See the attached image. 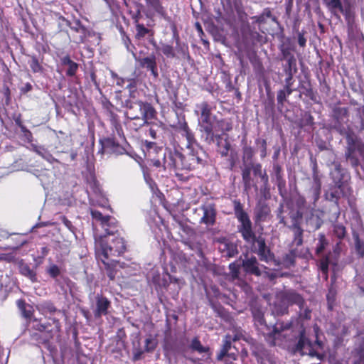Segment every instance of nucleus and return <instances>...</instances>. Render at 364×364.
Instances as JSON below:
<instances>
[{"instance_id":"64","label":"nucleus","mask_w":364,"mask_h":364,"mask_svg":"<svg viewBox=\"0 0 364 364\" xmlns=\"http://www.w3.org/2000/svg\"><path fill=\"white\" fill-rule=\"evenodd\" d=\"M261 168V166L259 164H257L255 167V172L257 173V171H259V170H260Z\"/></svg>"},{"instance_id":"10","label":"nucleus","mask_w":364,"mask_h":364,"mask_svg":"<svg viewBox=\"0 0 364 364\" xmlns=\"http://www.w3.org/2000/svg\"><path fill=\"white\" fill-rule=\"evenodd\" d=\"M255 247L257 248V252L262 261L269 262L272 256L269 250L267 247L265 241L262 237H258L256 242L253 243Z\"/></svg>"},{"instance_id":"4","label":"nucleus","mask_w":364,"mask_h":364,"mask_svg":"<svg viewBox=\"0 0 364 364\" xmlns=\"http://www.w3.org/2000/svg\"><path fill=\"white\" fill-rule=\"evenodd\" d=\"M235 214L240 223L238 231L242 234L243 239L247 242L255 243L257 237L252 231V223L247 214L243 210L242 205L239 202L235 203Z\"/></svg>"},{"instance_id":"47","label":"nucleus","mask_w":364,"mask_h":364,"mask_svg":"<svg viewBox=\"0 0 364 364\" xmlns=\"http://www.w3.org/2000/svg\"><path fill=\"white\" fill-rule=\"evenodd\" d=\"M0 259L12 262L14 260V256L12 254H2L0 255Z\"/></svg>"},{"instance_id":"19","label":"nucleus","mask_w":364,"mask_h":364,"mask_svg":"<svg viewBox=\"0 0 364 364\" xmlns=\"http://www.w3.org/2000/svg\"><path fill=\"white\" fill-rule=\"evenodd\" d=\"M21 273L29 278L32 282H35L36 280V274L34 271H33L28 265L23 264L20 267Z\"/></svg>"},{"instance_id":"50","label":"nucleus","mask_w":364,"mask_h":364,"mask_svg":"<svg viewBox=\"0 0 364 364\" xmlns=\"http://www.w3.org/2000/svg\"><path fill=\"white\" fill-rule=\"evenodd\" d=\"M227 355H228V352L227 351H224V350L222 348L220 350V353H218V355L217 356V358H218V360H221Z\"/></svg>"},{"instance_id":"7","label":"nucleus","mask_w":364,"mask_h":364,"mask_svg":"<svg viewBox=\"0 0 364 364\" xmlns=\"http://www.w3.org/2000/svg\"><path fill=\"white\" fill-rule=\"evenodd\" d=\"M164 167L165 169H186L183 155L178 151H169L164 155Z\"/></svg>"},{"instance_id":"42","label":"nucleus","mask_w":364,"mask_h":364,"mask_svg":"<svg viewBox=\"0 0 364 364\" xmlns=\"http://www.w3.org/2000/svg\"><path fill=\"white\" fill-rule=\"evenodd\" d=\"M230 148V144L227 140L225 141L224 145L220 148V153L222 156H227Z\"/></svg>"},{"instance_id":"18","label":"nucleus","mask_w":364,"mask_h":364,"mask_svg":"<svg viewBox=\"0 0 364 364\" xmlns=\"http://www.w3.org/2000/svg\"><path fill=\"white\" fill-rule=\"evenodd\" d=\"M328 6L335 15H337L338 11L343 12V6L340 0H329L328 1Z\"/></svg>"},{"instance_id":"30","label":"nucleus","mask_w":364,"mask_h":364,"mask_svg":"<svg viewBox=\"0 0 364 364\" xmlns=\"http://www.w3.org/2000/svg\"><path fill=\"white\" fill-rule=\"evenodd\" d=\"M271 15V12L266 9L261 15L254 16L252 18L257 23H264L267 18H269Z\"/></svg>"},{"instance_id":"62","label":"nucleus","mask_w":364,"mask_h":364,"mask_svg":"<svg viewBox=\"0 0 364 364\" xmlns=\"http://www.w3.org/2000/svg\"><path fill=\"white\" fill-rule=\"evenodd\" d=\"M154 166L156 167H159L161 166V162L159 160H156L154 161Z\"/></svg>"},{"instance_id":"32","label":"nucleus","mask_w":364,"mask_h":364,"mask_svg":"<svg viewBox=\"0 0 364 364\" xmlns=\"http://www.w3.org/2000/svg\"><path fill=\"white\" fill-rule=\"evenodd\" d=\"M111 77L112 78L115 80L116 85L120 87H122L125 83V80L119 77L117 73H115L114 71H110Z\"/></svg>"},{"instance_id":"14","label":"nucleus","mask_w":364,"mask_h":364,"mask_svg":"<svg viewBox=\"0 0 364 364\" xmlns=\"http://www.w3.org/2000/svg\"><path fill=\"white\" fill-rule=\"evenodd\" d=\"M213 127L215 136L219 132L224 133L230 131L232 129V124L228 120L217 119L216 123Z\"/></svg>"},{"instance_id":"49","label":"nucleus","mask_w":364,"mask_h":364,"mask_svg":"<svg viewBox=\"0 0 364 364\" xmlns=\"http://www.w3.org/2000/svg\"><path fill=\"white\" fill-rule=\"evenodd\" d=\"M298 43H299V46L301 47H304L306 45V39L301 34H299V36Z\"/></svg>"},{"instance_id":"6","label":"nucleus","mask_w":364,"mask_h":364,"mask_svg":"<svg viewBox=\"0 0 364 364\" xmlns=\"http://www.w3.org/2000/svg\"><path fill=\"white\" fill-rule=\"evenodd\" d=\"M215 116H208L206 118L199 117L198 124L200 131L206 142L211 144L214 141V126L216 123Z\"/></svg>"},{"instance_id":"13","label":"nucleus","mask_w":364,"mask_h":364,"mask_svg":"<svg viewBox=\"0 0 364 364\" xmlns=\"http://www.w3.org/2000/svg\"><path fill=\"white\" fill-rule=\"evenodd\" d=\"M242 265L247 272L257 276L260 275L261 272L258 267V262L255 257H247L242 262Z\"/></svg>"},{"instance_id":"41","label":"nucleus","mask_w":364,"mask_h":364,"mask_svg":"<svg viewBox=\"0 0 364 364\" xmlns=\"http://www.w3.org/2000/svg\"><path fill=\"white\" fill-rule=\"evenodd\" d=\"M77 70V64L75 62H72L68 65V69L67 70V75L69 76H73Z\"/></svg>"},{"instance_id":"55","label":"nucleus","mask_w":364,"mask_h":364,"mask_svg":"<svg viewBox=\"0 0 364 364\" xmlns=\"http://www.w3.org/2000/svg\"><path fill=\"white\" fill-rule=\"evenodd\" d=\"M306 117V124H313V117L310 114H305Z\"/></svg>"},{"instance_id":"54","label":"nucleus","mask_w":364,"mask_h":364,"mask_svg":"<svg viewBox=\"0 0 364 364\" xmlns=\"http://www.w3.org/2000/svg\"><path fill=\"white\" fill-rule=\"evenodd\" d=\"M284 90L286 91V95L287 96L290 95L292 92V90L291 89V84L286 85Z\"/></svg>"},{"instance_id":"45","label":"nucleus","mask_w":364,"mask_h":364,"mask_svg":"<svg viewBox=\"0 0 364 364\" xmlns=\"http://www.w3.org/2000/svg\"><path fill=\"white\" fill-rule=\"evenodd\" d=\"M230 348H231L230 337L229 336H226L225 340L224 341V344H223L222 348L224 350V351H227L228 353Z\"/></svg>"},{"instance_id":"24","label":"nucleus","mask_w":364,"mask_h":364,"mask_svg":"<svg viewBox=\"0 0 364 364\" xmlns=\"http://www.w3.org/2000/svg\"><path fill=\"white\" fill-rule=\"evenodd\" d=\"M161 52L168 58H174L175 53L172 46L163 44L161 47Z\"/></svg>"},{"instance_id":"36","label":"nucleus","mask_w":364,"mask_h":364,"mask_svg":"<svg viewBox=\"0 0 364 364\" xmlns=\"http://www.w3.org/2000/svg\"><path fill=\"white\" fill-rule=\"evenodd\" d=\"M250 173L251 170L250 168H245L242 171V179L245 185H249L250 181Z\"/></svg>"},{"instance_id":"59","label":"nucleus","mask_w":364,"mask_h":364,"mask_svg":"<svg viewBox=\"0 0 364 364\" xmlns=\"http://www.w3.org/2000/svg\"><path fill=\"white\" fill-rule=\"evenodd\" d=\"M129 84L128 85V87L129 88L135 87V82L134 80H129Z\"/></svg>"},{"instance_id":"11","label":"nucleus","mask_w":364,"mask_h":364,"mask_svg":"<svg viewBox=\"0 0 364 364\" xmlns=\"http://www.w3.org/2000/svg\"><path fill=\"white\" fill-rule=\"evenodd\" d=\"M110 306L109 301L102 296L97 295L96 308L94 310V315L96 318H100L102 315L107 314V310Z\"/></svg>"},{"instance_id":"53","label":"nucleus","mask_w":364,"mask_h":364,"mask_svg":"<svg viewBox=\"0 0 364 364\" xmlns=\"http://www.w3.org/2000/svg\"><path fill=\"white\" fill-rule=\"evenodd\" d=\"M297 205L299 208L304 206L305 204V199L303 197H299L296 201Z\"/></svg>"},{"instance_id":"21","label":"nucleus","mask_w":364,"mask_h":364,"mask_svg":"<svg viewBox=\"0 0 364 364\" xmlns=\"http://www.w3.org/2000/svg\"><path fill=\"white\" fill-rule=\"evenodd\" d=\"M191 348L192 350H196L200 353H206L208 351V348L202 346L197 338L193 339L191 344Z\"/></svg>"},{"instance_id":"8","label":"nucleus","mask_w":364,"mask_h":364,"mask_svg":"<svg viewBox=\"0 0 364 364\" xmlns=\"http://www.w3.org/2000/svg\"><path fill=\"white\" fill-rule=\"evenodd\" d=\"M186 155H183L185 168L186 170H192L195 168L198 164H202L200 154H203V150L199 146H189Z\"/></svg>"},{"instance_id":"38","label":"nucleus","mask_w":364,"mask_h":364,"mask_svg":"<svg viewBox=\"0 0 364 364\" xmlns=\"http://www.w3.org/2000/svg\"><path fill=\"white\" fill-rule=\"evenodd\" d=\"M334 232L339 238H343L346 234V229L343 225H336L334 228Z\"/></svg>"},{"instance_id":"3","label":"nucleus","mask_w":364,"mask_h":364,"mask_svg":"<svg viewBox=\"0 0 364 364\" xmlns=\"http://www.w3.org/2000/svg\"><path fill=\"white\" fill-rule=\"evenodd\" d=\"M125 114L132 120L141 119L143 124H148L150 120L156 118V112L149 103L136 101L130 104Z\"/></svg>"},{"instance_id":"12","label":"nucleus","mask_w":364,"mask_h":364,"mask_svg":"<svg viewBox=\"0 0 364 364\" xmlns=\"http://www.w3.org/2000/svg\"><path fill=\"white\" fill-rule=\"evenodd\" d=\"M203 215L200 219V222L206 225H213L215 219V210L213 205H205L202 206Z\"/></svg>"},{"instance_id":"56","label":"nucleus","mask_w":364,"mask_h":364,"mask_svg":"<svg viewBox=\"0 0 364 364\" xmlns=\"http://www.w3.org/2000/svg\"><path fill=\"white\" fill-rule=\"evenodd\" d=\"M63 223L66 227H68L69 229H70L71 227V223L66 218H63Z\"/></svg>"},{"instance_id":"15","label":"nucleus","mask_w":364,"mask_h":364,"mask_svg":"<svg viewBox=\"0 0 364 364\" xmlns=\"http://www.w3.org/2000/svg\"><path fill=\"white\" fill-rule=\"evenodd\" d=\"M91 191L95 196H102V191L100 183L93 176H91L87 181V192Z\"/></svg>"},{"instance_id":"9","label":"nucleus","mask_w":364,"mask_h":364,"mask_svg":"<svg viewBox=\"0 0 364 364\" xmlns=\"http://www.w3.org/2000/svg\"><path fill=\"white\" fill-rule=\"evenodd\" d=\"M126 46L127 50L132 52L133 57L135 58V60L139 63L141 67L146 68L147 70H150L154 77H158L159 74L157 71V65L155 55H151L146 58H138L135 53L132 50H131V48L127 43Z\"/></svg>"},{"instance_id":"29","label":"nucleus","mask_w":364,"mask_h":364,"mask_svg":"<svg viewBox=\"0 0 364 364\" xmlns=\"http://www.w3.org/2000/svg\"><path fill=\"white\" fill-rule=\"evenodd\" d=\"M149 33V29L144 27V25H136V37L138 38L144 37Z\"/></svg>"},{"instance_id":"17","label":"nucleus","mask_w":364,"mask_h":364,"mask_svg":"<svg viewBox=\"0 0 364 364\" xmlns=\"http://www.w3.org/2000/svg\"><path fill=\"white\" fill-rule=\"evenodd\" d=\"M198 109L200 112V117L206 118L208 116H213L211 113L212 107L206 102H203L197 105Z\"/></svg>"},{"instance_id":"20","label":"nucleus","mask_w":364,"mask_h":364,"mask_svg":"<svg viewBox=\"0 0 364 364\" xmlns=\"http://www.w3.org/2000/svg\"><path fill=\"white\" fill-rule=\"evenodd\" d=\"M33 149L35 152H36L38 155L42 156L44 159H46L48 162L53 163L54 161H55V159L53 158V156L48 152L46 151L43 148L37 147L36 146H33Z\"/></svg>"},{"instance_id":"39","label":"nucleus","mask_w":364,"mask_h":364,"mask_svg":"<svg viewBox=\"0 0 364 364\" xmlns=\"http://www.w3.org/2000/svg\"><path fill=\"white\" fill-rule=\"evenodd\" d=\"M144 351L139 347H134L133 348V360L134 361L139 360L141 359V357L143 354Z\"/></svg>"},{"instance_id":"34","label":"nucleus","mask_w":364,"mask_h":364,"mask_svg":"<svg viewBox=\"0 0 364 364\" xmlns=\"http://www.w3.org/2000/svg\"><path fill=\"white\" fill-rule=\"evenodd\" d=\"M300 309V316L305 318V319H309L311 317V311L309 310L307 308H304V302L303 301V304L301 306H299Z\"/></svg>"},{"instance_id":"1","label":"nucleus","mask_w":364,"mask_h":364,"mask_svg":"<svg viewBox=\"0 0 364 364\" xmlns=\"http://www.w3.org/2000/svg\"><path fill=\"white\" fill-rule=\"evenodd\" d=\"M91 215L93 219L100 221L106 235L95 237V252L98 259L101 260L107 270V274L110 279H114L116 276V267L119 262L109 259L110 257H118L124 252L126 250L124 239L114 235L115 230H109V227L113 223V219L109 216H104L98 211L92 210Z\"/></svg>"},{"instance_id":"40","label":"nucleus","mask_w":364,"mask_h":364,"mask_svg":"<svg viewBox=\"0 0 364 364\" xmlns=\"http://www.w3.org/2000/svg\"><path fill=\"white\" fill-rule=\"evenodd\" d=\"M18 307L22 310V313L24 317L31 318L32 313L30 310L26 309L25 304L23 301H18Z\"/></svg>"},{"instance_id":"2","label":"nucleus","mask_w":364,"mask_h":364,"mask_svg":"<svg viewBox=\"0 0 364 364\" xmlns=\"http://www.w3.org/2000/svg\"><path fill=\"white\" fill-rule=\"evenodd\" d=\"M255 321L260 324L261 330L264 335L266 340L271 345H279V341L286 337V331H289L291 325L289 323H277L272 329L269 328L264 322L260 313L254 315Z\"/></svg>"},{"instance_id":"22","label":"nucleus","mask_w":364,"mask_h":364,"mask_svg":"<svg viewBox=\"0 0 364 364\" xmlns=\"http://www.w3.org/2000/svg\"><path fill=\"white\" fill-rule=\"evenodd\" d=\"M222 246L227 247L226 255L229 257H234L238 253L236 245L232 242H222Z\"/></svg>"},{"instance_id":"43","label":"nucleus","mask_w":364,"mask_h":364,"mask_svg":"<svg viewBox=\"0 0 364 364\" xmlns=\"http://www.w3.org/2000/svg\"><path fill=\"white\" fill-rule=\"evenodd\" d=\"M355 248L358 255L363 257L364 255V246L358 239L355 242Z\"/></svg>"},{"instance_id":"5","label":"nucleus","mask_w":364,"mask_h":364,"mask_svg":"<svg viewBox=\"0 0 364 364\" xmlns=\"http://www.w3.org/2000/svg\"><path fill=\"white\" fill-rule=\"evenodd\" d=\"M293 304L301 307L303 304L302 297L294 291L279 293L277 294L272 311L277 315L284 314L287 313L289 306Z\"/></svg>"},{"instance_id":"23","label":"nucleus","mask_w":364,"mask_h":364,"mask_svg":"<svg viewBox=\"0 0 364 364\" xmlns=\"http://www.w3.org/2000/svg\"><path fill=\"white\" fill-rule=\"evenodd\" d=\"M328 242L325 238V236L323 234H319L318 235V243L316 247V253L320 254L321 253L323 250L325 249V247L327 245Z\"/></svg>"},{"instance_id":"57","label":"nucleus","mask_w":364,"mask_h":364,"mask_svg":"<svg viewBox=\"0 0 364 364\" xmlns=\"http://www.w3.org/2000/svg\"><path fill=\"white\" fill-rule=\"evenodd\" d=\"M149 134L153 139L156 138V132L153 129H149Z\"/></svg>"},{"instance_id":"63","label":"nucleus","mask_w":364,"mask_h":364,"mask_svg":"<svg viewBox=\"0 0 364 364\" xmlns=\"http://www.w3.org/2000/svg\"><path fill=\"white\" fill-rule=\"evenodd\" d=\"M227 355L229 356L230 358H231L233 360H236V355L234 353H228Z\"/></svg>"},{"instance_id":"16","label":"nucleus","mask_w":364,"mask_h":364,"mask_svg":"<svg viewBox=\"0 0 364 364\" xmlns=\"http://www.w3.org/2000/svg\"><path fill=\"white\" fill-rule=\"evenodd\" d=\"M291 228L294 231V242L296 245H301L302 244L303 230L300 228L297 223H294Z\"/></svg>"},{"instance_id":"25","label":"nucleus","mask_w":364,"mask_h":364,"mask_svg":"<svg viewBox=\"0 0 364 364\" xmlns=\"http://www.w3.org/2000/svg\"><path fill=\"white\" fill-rule=\"evenodd\" d=\"M28 64L33 72L40 73L42 71V66L36 57H32L31 59L28 61Z\"/></svg>"},{"instance_id":"48","label":"nucleus","mask_w":364,"mask_h":364,"mask_svg":"<svg viewBox=\"0 0 364 364\" xmlns=\"http://www.w3.org/2000/svg\"><path fill=\"white\" fill-rule=\"evenodd\" d=\"M23 138L24 141L27 142H31L33 139L32 133L28 130L23 134Z\"/></svg>"},{"instance_id":"27","label":"nucleus","mask_w":364,"mask_h":364,"mask_svg":"<svg viewBox=\"0 0 364 364\" xmlns=\"http://www.w3.org/2000/svg\"><path fill=\"white\" fill-rule=\"evenodd\" d=\"M47 272L51 277L55 278L60 274V270L57 265L51 264L47 269Z\"/></svg>"},{"instance_id":"28","label":"nucleus","mask_w":364,"mask_h":364,"mask_svg":"<svg viewBox=\"0 0 364 364\" xmlns=\"http://www.w3.org/2000/svg\"><path fill=\"white\" fill-rule=\"evenodd\" d=\"M328 264H329V259L327 257H323L320 262V269H321V272L325 274L326 279L327 278Z\"/></svg>"},{"instance_id":"44","label":"nucleus","mask_w":364,"mask_h":364,"mask_svg":"<svg viewBox=\"0 0 364 364\" xmlns=\"http://www.w3.org/2000/svg\"><path fill=\"white\" fill-rule=\"evenodd\" d=\"M287 95H286L285 90H280L277 94V101L279 103L282 104L287 98Z\"/></svg>"},{"instance_id":"60","label":"nucleus","mask_w":364,"mask_h":364,"mask_svg":"<svg viewBox=\"0 0 364 364\" xmlns=\"http://www.w3.org/2000/svg\"><path fill=\"white\" fill-rule=\"evenodd\" d=\"M321 226V223L319 222V220L318 219H316V223L315 224V226H314V228L316 230V229H318Z\"/></svg>"},{"instance_id":"35","label":"nucleus","mask_w":364,"mask_h":364,"mask_svg":"<svg viewBox=\"0 0 364 364\" xmlns=\"http://www.w3.org/2000/svg\"><path fill=\"white\" fill-rule=\"evenodd\" d=\"M306 346H309V341L304 338L303 335L301 336V338L298 342L297 347L304 353Z\"/></svg>"},{"instance_id":"58","label":"nucleus","mask_w":364,"mask_h":364,"mask_svg":"<svg viewBox=\"0 0 364 364\" xmlns=\"http://www.w3.org/2000/svg\"><path fill=\"white\" fill-rule=\"evenodd\" d=\"M19 127L23 134L26 132L27 131H28V129H27L26 127L24 125H23L22 124H19Z\"/></svg>"},{"instance_id":"61","label":"nucleus","mask_w":364,"mask_h":364,"mask_svg":"<svg viewBox=\"0 0 364 364\" xmlns=\"http://www.w3.org/2000/svg\"><path fill=\"white\" fill-rule=\"evenodd\" d=\"M219 249L226 254V250H228V248L225 247L224 246H222V242L220 243Z\"/></svg>"},{"instance_id":"37","label":"nucleus","mask_w":364,"mask_h":364,"mask_svg":"<svg viewBox=\"0 0 364 364\" xmlns=\"http://www.w3.org/2000/svg\"><path fill=\"white\" fill-rule=\"evenodd\" d=\"M358 358H355L354 364H364V348L356 353Z\"/></svg>"},{"instance_id":"33","label":"nucleus","mask_w":364,"mask_h":364,"mask_svg":"<svg viewBox=\"0 0 364 364\" xmlns=\"http://www.w3.org/2000/svg\"><path fill=\"white\" fill-rule=\"evenodd\" d=\"M186 139L188 141L187 149H189V146H198L195 142L193 134L192 133H191L188 129H186Z\"/></svg>"},{"instance_id":"26","label":"nucleus","mask_w":364,"mask_h":364,"mask_svg":"<svg viewBox=\"0 0 364 364\" xmlns=\"http://www.w3.org/2000/svg\"><path fill=\"white\" fill-rule=\"evenodd\" d=\"M148 5L154 9L156 12L161 14L163 12V7L159 0H145Z\"/></svg>"},{"instance_id":"31","label":"nucleus","mask_w":364,"mask_h":364,"mask_svg":"<svg viewBox=\"0 0 364 364\" xmlns=\"http://www.w3.org/2000/svg\"><path fill=\"white\" fill-rule=\"evenodd\" d=\"M156 347V342L152 338H147L145 340V350L149 352L154 350Z\"/></svg>"},{"instance_id":"46","label":"nucleus","mask_w":364,"mask_h":364,"mask_svg":"<svg viewBox=\"0 0 364 364\" xmlns=\"http://www.w3.org/2000/svg\"><path fill=\"white\" fill-rule=\"evenodd\" d=\"M230 269L232 272V277L234 278H237L238 277V274H239L238 267L235 264H230Z\"/></svg>"},{"instance_id":"52","label":"nucleus","mask_w":364,"mask_h":364,"mask_svg":"<svg viewBox=\"0 0 364 364\" xmlns=\"http://www.w3.org/2000/svg\"><path fill=\"white\" fill-rule=\"evenodd\" d=\"M346 155H347V158L350 160V162L353 164V166H357L358 165V160L356 159H354L353 157H352L350 156V153L346 154Z\"/></svg>"},{"instance_id":"51","label":"nucleus","mask_w":364,"mask_h":364,"mask_svg":"<svg viewBox=\"0 0 364 364\" xmlns=\"http://www.w3.org/2000/svg\"><path fill=\"white\" fill-rule=\"evenodd\" d=\"M73 61L68 56H65L62 58V63L65 65H70Z\"/></svg>"}]
</instances>
